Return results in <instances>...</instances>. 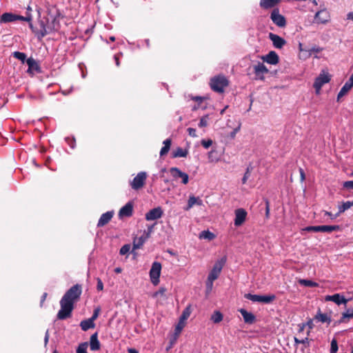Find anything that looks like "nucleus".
Here are the masks:
<instances>
[{
  "label": "nucleus",
  "instance_id": "1",
  "mask_svg": "<svg viewBox=\"0 0 353 353\" xmlns=\"http://www.w3.org/2000/svg\"><path fill=\"white\" fill-rule=\"evenodd\" d=\"M82 293L80 284H75L68 290L60 300L61 309L57 314L59 320H65L72 316L75 302L78 301Z\"/></svg>",
  "mask_w": 353,
  "mask_h": 353
},
{
  "label": "nucleus",
  "instance_id": "2",
  "mask_svg": "<svg viewBox=\"0 0 353 353\" xmlns=\"http://www.w3.org/2000/svg\"><path fill=\"white\" fill-rule=\"evenodd\" d=\"M32 19V15L29 13L26 17H23L11 12H6L1 16L0 23H7L17 20L30 21Z\"/></svg>",
  "mask_w": 353,
  "mask_h": 353
},
{
  "label": "nucleus",
  "instance_id": "3",
  "mask_svg": "<svg viewBox=\"0 0 353 353\" xmlns=\"http://www.w3.org/2000/svg\"><path fill=\"white\" fill-rule=\"evenodd\" d=\"M228 85V81L224 76H217L211 79L210 87L216 92H223Z\"/></svg>",
  "mask_w": 353,
  "mask_h": 353
},
{
  "label": "nucleus",
  "instance_id": "4",
  "mask_svg": "<svg viewBox=\"0 0 353 353\" xmlns=\"http://www.w3.org/2000/svg\"><path fill=\"white\" fill-rule=\"evenodd\" d=\"M161 271V264L157 261L153 262L152 264L151 269L150 270V281L154 285H157L159 283Z\"/></svg>",
  "mask_w": 353,
  "mask_h": 353
},
{
  "label": "nucleus",
  "instance_id": "5",
  "mask_svg": "<svg viewBox=\"0 0 353 353\" xmlns=\"http://www.w3.org/2000/svg\"><path fill=\"white\" fill-rule=\"evenodd\" d=\"M244 297L247 299H249L253 302H259L263 303H270L272 302L276 296L274 294L269 295H258V294H252L250 293L245 294Z\"/></svg>",
  "mask_w": 353,
  "mask_h": 353
},
{
  "label": "nucleus",
  "instance_id": "6",
  "mask_svg": "<svg viewBox=\"0 0 353 353\" xmlns=\"http://www.w3.org/2000/svg\"><path fill=\"white\" fill-rule=\"evenodd\" d=\"M300 54L299 57L301 59H306L312 56V53H319L323 50V48L316 46H313L311 48H303L302 43H299Z\"/></svg>",
  "mask_w": 353,
  "mask_h": 353
},
{
  "label": "nucleus",
  "instance_id": "7",
  "mask_svg": "<svg viewBox=\"0 0 353 353\" xmlns=\"http://www.w3.org/2000/svg\"><path fill=\"white\" fill-rule=\"evenodd\" d=\"M50 18H46V20H40L39 21L40 29L37 32V36L38 39H41L43 38L46 35L51 32V28H50L49 25Z\"/></svg>",
  "mask_w": 353,
  "mask_h": 353
},
{
  "label": "nucleus",
  "instance_id": "8",
  "mask_svg": "<svg viewBox=\"0 0 353 353\" xmlns=\"http://www.w3.org/2000/svg\"><path fill=\"white\" fill-rule=\"evenodd\" d=\"M324 300L325 301H332L337 305H345L350 299H346L342 294L336 293L332 295H326Z\"/></svg>",
  "mask_w": 353,
  "mask_h": 353
},
{
  "label": "nucleus",
  "instance_id": "9",
  "mask_svg": "<svg viewBox=\"0 0 353 353\" xmlns=\"http://www.w3.org/2000/svg\"><path fill=\"white\" fill-rule=\"evenodd\" d=\"M330 77L328 74H320V75L316 78L315 81L314 83V88L316 90V92L317 94L319 93L322 86L330 82Z\"/></svg>",
  "mask_w": 353,
  "mask_h": 353
},
{
  "label": "nucleus",
  "instance_id": "10",
  "mask_svg": "<svg viewBox=\"0 0 353 353\" xmlns=\"http://www.w3.org/2000/svg\"><path fill=\"white\" fill-rule=\"evenodd\" d=\"M270 18L273 23L276 24L279 27H284L285 25V19L283 16L280 14L279 10L278 8H274Z\"/></svg>",
  "mask_w": 353,
  "mask_h": 353
},
{
  "label": "nucleus",
  "instance_id": "11",
  "mask_svg": "<svg viewBox=\"0 0 353 353\" xmlns=\"http://www.w3.org/2000/svg\"><path fill=\"white\" fill-rule=\"evenodd\" d=\"M234 214V224L235 226L239 227L245 222L248 213L243 208H238L235 210Z\"/></svg>",
  "mask_w": 353,
  "mask_h": 353
},
{
  "label": "nucleus",
  "instance_id": "12",
  "mask_svg": "<svg viewBox=\"0 0 353 353\" xmlns=\"http://www.w3.org/2000/svg\"><path fill=\"white\" fill-rule=\"evenodd\" d=\"M330 15L326 9L318 11L314 17V20L318 23H326L330 21Z\"/></svg>",
  "mask_w": 353,
  "mask_h": 353
},
{
  "label": "nucleus",
  "instance_id": "13",
  "mask_svg": "<svg viewBox=\"0 0 353 353\" xmlns=\"http://www.w3.org/2000/svg\"><path fill=\"white\" fill-rule=\"evenodd\" d=\"M163 213L161 208H154L145 214V219L147 221L157 220L162 216Z\"/></svg>",
  "mask_w": 353,
  "mask_h": 353
},
{
  "label": "nucleus",
  "instance_id": "14",
  "mask_svg": "<svg viewBox=\"0 0 353 353\" xmlns=\"http://www.w3.org/2000/svg\"><path fill=\"white\" fill-rule=\"evenodd\" d=\"M353 87V73L351 74L350 79L345 82L344 85L341 88V90L337 95V101H339L341 98L345 96Z\"/></svg>",
  "mask_w": 353,
  "mask_h": 353
},
{
  "label": "nucleus",
  "instance_id": "15",
  "mask_svg": "<svg viewBox=\"0 0 353 353\" xmlns=\"http://www.w3.org/2000/svg\"><path fill=\"white\" fill-rule=\"evenodd\" d=\"M133 214V203L131 201L128 202L124 206H123L119 212V218L130 217Z\"/></svg>",
  "mask_w": 353,
  "mask_h": 353
},
{
  "label": "nucleus",
  "instance_id": "16",
  "mask_svg": "<svg viewBox=\"0 0 353 353\" xmlns=\"http://www.w3.org/2000/svg\"><path fill=\"white\" fill-rule=\"evenodd\" d=\"M254 72L256 79L263 80L264 74L268 72V69L263 63H258V64L254 65Z\"/></svg>",
  "mask_w": 353,
  "mask_h": 353
},
{
  "label": "nucleus",
  "instance_id": "17",
  "mask_svg": "<svg viewBox=\"0 0 353 353\" xmlns=\"http://www.w3.org/2000/svg\"><path fill=\"white\" fill-rule=\"evenodd\" d=\"M48 18H50L49 25L51 32L58 30L59 28V14L57 10H55L53 14L49 13Z\"/></svg>",
  "mask_w": 353,
  "mask_h": 353
},
{
  "label": "nucleus",
  "instance_id": "18",
  "mask_svg": "<svg viewBox=\"0 0 353 353\" xmlns=\"http://www.w3.org/2000/svg\"><path fill=\"white\" fill-rule=\"evenodd\" d=\"M114 215L113 211H108L101 214L97 223V227H103L111 220Z\"/></svg>",
  "mask_w": 353,
  "mask_h": 353
},
{
  "label": "nucleus",
  "instance_id": "19",
  "mask_svg": "<svg viewBox=\"0 0 353 353\" xmlns=\"http://www.w3.org/2000/svg\"><path fill=\"white\" fill-rule=\"evenodd\" d=\"M239 312L242 315L244 322L245 323L252 324L255 322L256 317L252 312H249L243 308L239 310Z\"/></svg>",
  "mask_w": 353,
  "mask_h": 353
},
{
  "label": "nucleus",
  "instance_id": "20",
  "mask_svg": "<svg viewBox=\"0 0 353 353\" xmlns=\"http://www.w3.org/2000/svg\"><path fill=\"white\" fill-rule=\"evenodd\" d=\"M261 59L263 61L272 65H275L279 62V56L274 51L270 52L265 56H263Z\"/></svg>",
  "mask_w": 353,
  "mask_h": 353
},
{
  "label": "nucleus",
  "instance_id": "21",
  "mask_svg": "<svg viewBox=\"0 0 353 353\" xmlns=\"http://www.w3.org/2000/svg\"><path fill=\"white\" fill-rule=\"evenodd\" d=\"M26 63L28 65V72L33 74L34 72H39L40 67L35 59L30 57L26 60Z\"/></svg>",
  "mask_w": 353,
  "mask_h": 353
},
{
  "label": "nucleus",
  "instance_id": "22",
  "mask_svg": "<svg viewBox=\"0 0 353 353\" xmlns=\"http://www.w3.org/2000/svg\"><path fill=\"white\" fill-rule=\"evenodd\" d=\"M314 319L319 322H321L322 323H327L329 325L332 320H331V316L330 314H327L326 313H322L321 310H319L314 316Z\"/></svg>",
  "mask_w": 353,
  "mask_h": 353
},
{
  "label": "nucleus",
  "instance_id": "23",
  "mask_svg": "<svg viewBox=\"0 0 353 353\" xmlns=\"http://www.w3.org/2000/svg\"><path fill=\"white\" fill-rule=\"evenodd\" d=\"M90 347L92 351H97L101 348V343L98 339V333L95 332L91 335L90 339Z\"/></svg>",
  "mask_w": 353,
  "mask_h": 353
},
{
  "label": "nucleus",
  "instance_id": "24",
  "mask_svg": "<svg viewBox=\"0 0 353 353\" xmlns=\"http://www.w3.org/2000/svg\"><path fill=\"white\" fill-rule=\"evenodd\" d=\"M269 38L272 41L274 46L276 48H281L285 43L284 39L275 34L270 33Z\"/></svg>",
  "mask_w": 353,
  "mask_h": 353
},
{
  "label": "nucleus",
  "instance_id": "25",
  "mask_svg": "<svg viewBox=\"0 0 353 353\" xmlns=\"http://www.w3.org/2000/svg\"><path fill=\"white\" fill-rule=\"evenodd\" d=\"M353 318V308H347L341 314V319L334 323V325L347 322V319Z\"/></svg>",
  "mask_w": 353,
  "mask_h": 353
},
{
  "label": "nucleus",
  "instance_id": "26",
  "mask_svg": "<svg viewBox=\"0 0 353 353\" xmlns=\"http://www.w3.org/2000/svg\"><path fill=\"white\" fill-rule=\"evenodd\" d=\"M281 0H261L260 6L263 9H270L275 7Z\"/></svg>",
  "mask_w": 353,
  "mask_h": 353
},
{
  "label": "nucleus",
  "instance_id": "27",
  "mask_svg": "<svg viewBox=\"0 0 353 353\" xmlns=\"http://www.w3.org/2000/svg\"><path fill=\"white\" fill-rule=\"evenodd\" d=\"M146 178H133L130 185L132 189L139 190L143 186Z\"/></svg>",
  "mask_w": 353,
  "mask_h": 353
},
{
  "label": "nucleus",
  "instance_id": "28",
  "mask_svg": "<svg viewBox=\"0 0 353 353\" xmlns=\"http://www.w3.org/2000/svg\"><path fill=\"white\" fill-rule=\"evenodd\" d=\"M80 327L83 331H87L90 328H94L95 323L92 320L88 319L81 321Z\"/></svg>",
  "mask_w": 353,
  "mask_h": 353
},
{
  "label": "nucleus",
  "instance_id": "29",
  "mask_svg": "<svg viewBox=\"0 0 353 353\" xmlns=\"http://www.w3.org/2000/svg\"><path fill=\"white\" fill-rule=\"evenodd\" d=\"M148 238V236L143 234L139 238L135 239L133 242V249L140 248Z\"/></svg>",
  "mask_w": 353,
  "mask_h": 353
},
{
  "label": "nucleus",
  "instance_id": "30",
  "mask_svg": "<svg viewBox=\"0 0 353 353\" xmlns=\"http://www.w3.org/2000/svg\"><path fill=\"white\" fill-rule=\"evenodd\" d=\"M225 262H226V258L225 257L221 258L220 260L217 261L214 263L212 269L217 271L218 272L221 273Z\"/></svg>",
  "mask_w": 353,
  "mask_h": 353
},
{
  "label": "nucleus",
  "instance_id": "31",
  "mask_svg": "<svg viewBox=\"0 0 353 353\" xmlns=\"http://www.w3.org/2000/svg\"><path fill=\"white\" fill-rule=\"evenodd\" d=\"M299 283L300 285L308 288H314L319 286V284L316 282L307 279H299Z\"/></svg>",
  "mask_w": 353,
  "mask_h": 353
},
{
  "label": "nucleus",
  "instance_id": "32",
  "mask_svg": "<svg viewBox=\"0 0 353 353\" xmlns=\"http://www.w3.org/2000/svg\"><path fill=\"white\" fill-rule=\"evenodd\" d=\"M199 238L211 241L215 238V235L209 230H203L199 234Z\"/></svg>",
  "mask_w": 353,
  "mask_h": 353
},
{
  "label": "nucleus",
  "instance_id": "33",
  "mask_svg": "<svg viewBox=\"0 0 353 353\" xmlns=\"http://www.w3.org/2000/svg\"><path fill=\"white\" fill-rule=\"evenodd\" d=\"M339 227L338 225H320L319 230L321 232L330 233L339 230Z\"/></svg>",
  "mask_w": 353,
  "mask_h": 353
},
{
  "label": "nucleus",
  "instance_id": "34",
  "mask_svg": "<svg viewBox=\"0 0 353 353\" xmlns=\"http://www.w3.org/2000/svg\"><path fill=\"white\" fill-rule=\"evenodd\" d=\"M351 207H353V201L343 202L342 203V205L339 206L338 214H340L344 212L345 210L350 209Z\"/></svg>",
  "mask_w": 353,
  "mask_h": 353
},
{
  "label": "nucleus",
  "instance_id": "35",
  "mask_svg": "<svg viewBox=\"0 0 353 353\" xmlns=\"http://www.w3.org/2000/svg\"><path fill=\"white\" fill-rule=\"evenodd\" d=\"M190 314H191V305H189L183 310V311L180 316L179 320H181V321H184L187 320L189 318V316H190Z\"/></svg>",
  "mask_w": 353,
  "mask_h": 353
},
{
  "label": "nucleus",
  "instance_id": "36",
  "mask_svg": "<svg viewBox=\"0 0 353 353\" xmlns=\"http://www.w3.org/2000/svg\"><path fill=\"white\" fill-rule=\"evenodd\" d=\"M223 314L219 311H215L211 316V320L214 323H218L223 320Z\"/></svg>",
  "mask_w": 353,
  "mask_h": 353
},
{
  "label": "nucleus",
  "instance_id": "37",
  "mask_svg": "<svg viewBox=\"0 0 353 353\" xmlns=\"http://www.w3.org/2000/svg\"><path fill=\"white\" fill-rule=\"evenodd\" d=\"M188 154V151L181 148H177L173 153L174 157H185Z\"/></svg>",
  "mask_w": 353,
  "mask_h": 353
},
{
  "label": "nucleus",
  "instance_id": "38",
  "mask_svg": "<svg viewBox=\"0 0 353 353\" xmlns=\"http://www.w3.org/2000/svg\"><path fill=\"white\" fill-rule=\"evenodd\" d=\"M170 174L172 176H188V174L181 172L179 170H178L176 168H172L170 170Z\"/></svg>",
  "mask_w": 353,
  "mask_h": 353
},
{
  "label": "nucleus",
  "instance_id": "39",
  "mask_svg": "<svg viewBox=\"0 0 353 353\" xmlns=\"http://www.w3.org/2000/svg\"><path fill=\"white\" fill-rule=\"evenodd\" d=\"M88 344L87 342L80 343L78 347L77 348V353H88Z\"/></svg>",
  "mask_w": 353,
  "mask_h": 353
},
{
  "label": "nucleus",
  "instance_id": "40",
  "mask_svg": "<svg viewBox=\"0 0 353 353\" xmlns=\"http://www.w3.org/2000/svg\"><path fill=\"white\" fill-rule=\"evenodd\" d=\"M209 116L208 114L202 117L200 119L199 127L205 128L208 125Z\"/></svg>",
  "mask_w": 353,
  "mask_h": 353
},
{
  "label": "nucleus",
  "instance_id": "41",
  "mask_svg": "<svg viewBox=\"0 0 353 353\" xmlns=\"http://www.w3.org/2000/svg\"><path fill=\"white\" fill-rule=\"evenodd\" d=\"M13 56L14 58L21 61L22 62H24L26 59V54L21 52H14L13 53Z\"/></svg>",
  "mask_w": 353,
  "mask_h": 353
},
{
  "label": "nucleus",
  "instance_id": "42",
  "mask_svg": "<svg viewBox=\"0 0 353 353\" xmlns=\"http://www.w3.org/2000/svg\"><path fill=\"white\" fill-rule=\"evenodd\" d=\"M338 350V343L336 339H333L331 341L330 353H336Z\"/></svg>",
  "mask_w": 353,
  "mask_h": 353
},
{
  "label": "nucleus",
  "instance_id": "43",
  "mask_svg": "<svg viewBox=\"0 0 353 353\" xmlns=\"http://www.w3.org/2000/svg\"><path fill=\"white\" fill-rule=\"evenodd\" d=\"M220 273L218 272L217 271L212 269L211 271L210 272L208 276V278L210 279H212V280H216L218 279Z\"/></svg>",
  "mask_w": 353,
  "mask_h": 353
},
{
  "label": "nucleus",
  "instance_id": "44",
  "mask_svg": "<svg viewBox=\"0 0 353 353\" xmlns=\"http://www.w3.org/2000/svg\"><path fill=\"white\" fill-rule=\"evenodd\" d=\"M130 248L131 247H130V244H125L120 249V251H119L120 254L121 255L126 254L127 253H128L130 252Z\"/></svg>",
  "mask_w": 353,
  "mask_h": 353
},
{
  "label": "nucleus",
  "instance_id": "45",
  "mask_svg": "<svg viewBox=\"0 0 353 353\" xmlns=\"http://www.w3.org/2000/svg\"><path fill=\"white\" fill-rule=\"evenodd\" d=\"M214 281V280L210 279L208 278L207 279V281H206V292L207 293H210L212 291Z\"/></svg>",
  "mask_w": 353,
  "mask_h": 353
},
{
  "label": "nucleus",
  "instance_id": "46",
  "mask_svg": "<svg viewBox=\"0 0 353 353\" xmlns=\"http://www.w3.org/2000/svg\"><path fill=\"white\" fill-rule=\"evenodd\" d=\"M198 199L194 196H190L188 203V209L191 208L195 203H197Z\"/></svg>",
  "mask_w": 353,
  "mask_h": 353
},
{
  "label": "nucleus",
  "instance_id": "47",
  "mask_svg": "<svg viewBox=\"0 0 353 353\" xmlns=\"http://www.w3.org/2000/svg\"><path fill=\"white\" fill-rule=\"evenodd\" d=\"M320 225L318 226H308L303 229L305 231L307 232H320Z\"/></svg>",
  "mask_w": 353,
  "mask_h": 353
},
{
  "label": "nucleus",
  "instance_id": "48",
  "mask_svg": "<svg viewBox=\"0 0 353 353\" xmlns=\"http://www.w3.org/2000/svg\"><path fill=\"white\" fill-rule=\"evenodd\" d=\"M99 312H100V307L95 308L92 316L90 318H89V319L92 320V321L94 322L98 318Z\"/></svg>",
  "mask_w": 353,
  "mask_h": 353
},
{
  "label": "nucleus",
  "instance_id": "49",
  "mask_svg": "<svg viewBox=\"0 0 353 353\" xmlns=\"http://www.w3.org/2000/svg\"><path fill=\"white\" fill-rule=\"evenodd\" d=\"M183 327H184V321H181V320H179V323L176 325V326L175 327L176 334H179L181 332V330H183Z\"/></svg>",
  "mask_w": 353,
  "mask_h": 353
},
{
  "label": "nucleus",
  "instance_id": "50",
  "mask_svg": "<svg viewBox=\"0 0 353 353\" xmlns=\"http://www.w3.org/2000/svg\"><path fill=\"white\" fill-rule=\"evenodd\" d=\"M212 144V141L211 139H208V140H202L201 141V145L205 148V149H208L209 148Z\"/></svg>",
  "mask_w": 353,
  "mask_h": 353
},
{
  "label": "nucleus",
  "instance_id": "51",
  "mask_svg": "<svg viewBox=\"0 0 353 353\" xmlns=\"http://www.w3.org/2000/svg\"><path fill=\"white\" fill-rule=\"evenodd\" d=\"M165 292H166V288H164V287H161V288L159 289V290H158V291H157V292L154 294L153 296H154V297H156V296H159V295L164 296V294H165Z\"/></svg>",
  "mask_w": 353,
  "mask_h": 353
},
{
  "label": "nucleus",
  "instance_id": "52",
  "mask_svg": "<svg viewBox=\"0 0 353 353\" xmlns=\"http://www.w3.org/2000/svg\"><path fill=\"white\" fill-rule=\"evenodd\" d=\"M241 126V123L239 122L238 125L233 130V131L230 133L231 138H234L236 133L240 130Z\"/></svg>",
  "mask_w": 353,
  "mask_h": 353
},
{
  "label": "nucleus",
  "instance_id": "53",
  "mask_svg": "<svg viewBox=\"0 0 353 353\" xmlns=\"http://www.w3.org/2000/svg\"><path fill=\"white\" fill-rule=\"evenodd\" d=\"M343 188L351 190L353 189V181H348L343 183Z\"/></svg>",
  "mask_w": 353,
  "mask_h": 353
},
{
  "label": "nucleus",
  "instance_id": "54",
  "mask_svg": "<svg viewBox=\"0 0 353 353\" xmlns=\"http://www.w3.org/2000/svg\"><path fill=\"white\" fill-rule=\"evenodd\" d=\"M294 340H295L296 343H302L303 345L308 343V338L307 337H305L301 339H299L298 338L295 337Z\"/></svg>",
  "mask_w": 353,
  "mask_h": 353
},
{
  "label": "nucleus",
  "instance_id": "55",
  "mask_svg": "<svg viewBox=\"0 0 353 353\" xmlns=\"http://www.w3.org/2000/svg\"><path fill=\"white\" fill-rule=\"evenodd\" d=\"M97 289L98 291H101L103 289V283L99 278H97Z\"/></svg>",
  "mask_w": 353,
  "mask_h": 353
},
{
  "label": "nucleus",
  "instance_id": "56",
  "mask_svg": "<svg viewBox=\"0 0 353 353\" xmlns=\"http://www.w3.org/2000/svg\"><path fill=\"white\" fill-rule=\"evenodd\" d=\"M187 130L188 132V134L190 137H196V130L194 128H188Z\"/></svg>",
  "mask_w": 353,
  "mask_h": 353
},
{
  "label": "nucleus",
  "instance_id": "57",
  "mask_svg": "<svg viewBox=\"0 0 353 353\" xmlns=\"http://www.w3.org/2000/svg\"><path fill=\"white\" fill-rule=\"evenodd\" d=\"M265 215H266V217H268L269 213H270V203L268 199L265 200Z\"/></svg>",
  "mask_w": 353,
  "mask_h": 353
},
{
  "label": "nucleus",
  "instance_id": "58",
  "mask_svg": "<svg viewBox=\"0 0 353 353\" xmlns=\"http://www.w3.org/2000/svg\"><path fill=\"white\" fill-rule=\"evenodd\" d=\"M170 150V148H168V146H163L161 149V151H160V155L161 156H163L165 154H166L168 151Z\"/></svg>",
  "mask_w": 353,
  "mask_h": 353
},
{
  "label": "nucleus",
  "instance_id": "59",
  "mask_svg": "<svg viewBox=\"0 0 353 353\" xmlns=\"http://www.w3.org/2000/svg\"><path fill=\"white\" fill-rule=\"evenodd\" d=\"M154 225H150L148 227L147 231H144L143 234H145L146 236H150V233L152 232Z\"/></svg>",
  "mask_w": 353,
  "mask_h": 353
},
{
  "label": "nucleus",
  "instance_id": "60",
  "mask_svg": "<svg viewBox=\"0 0 353 353\" xmlns=\"http://www.w3.org/2000/svg\"><path fill=\"white\" fill-rule=\"evenodd\" d=\"M66 141H68V144L70 145L71 148H74V147H75V140L74 139H72L70 141L69 138H67Z\"/></svg>",
  "mask_w": 353,
  "mask_h": 353
},
{
  "label": "nucleus",
  "instance_id": "61",
  "mask_svg": "<svg viewBox=\"0 0 353 353\" xmlns=\"http://www.w3.org/2000/svg\"><path fill=\"white\" fill-rule=\"evenodd\" d=\"M48 341H49V333H48V330H47L46 332V334H45V337H44L45 345H47Z\"/></svg>",
  "mask_w": 353,
  "mask_h": 353
},
{
  "label": "nucleus",
  "instance_id": "62",
  "mask_svg": "<svg viewBox=\"0 0 353 353\" xmlns=\"http://www.w3.org/2000/svg\"><path fill=\"white\" fill-rule=\"evenodd\" d=\"M163 144L165 146H168V148H170L171 145V140L170 139H167L163 141Z\"/></svg>",
  "mask_w": 353,
  "mask_h": 353
},
{
  "label": "nucleus",
  "instance_id": "63",
  "mask_svg": "<svg viewBox=\"0 0 353 353\" xmlns=\"http://www.w3.org/2000/svg\"><path fill=\"white\" fill-rule=\"evenodd\" d=\"M32 21H28L29 22V27L31 29V30L35 33V34L37 35V32H38V31H37L33 26V24L31 22Z\"/></svg>",
  "mask_w": 353,
  "mask_h": 353
},
{
  "label": "nucleus",
  "instance_id": "64",
  "mask_svg": "<svg viewBox=\"0 0 353 353\" xmlns=\"http://www.w3.org/2000/svg\"><path fill=\"white\" fill-rule=\"evenodd\" d=\"M347 19L352 20L353 21V12H350L347 14Z\"/></svg>",
  "mask_w": 353,
  "mask_h": 353
}]
</instances>
